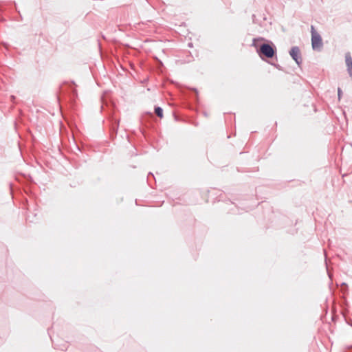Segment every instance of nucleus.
I'll return each mask as SVG.
<instances>
[{
  "instance_id": "423d86ee",
  "label": "nucleus",
  "mask_w": 352,
  "mask_h": 352,
  "mask_svg": "<svg viewBox=\"0 0 352 352\" xmlns=\"http://www.w3.org/2000/svg\"><path fill=\"white\" fill-rule=\"evenodd\" d=\"M338 99L340 100L341 95H342V90L340 88H338Z\"/></svg>"
},
{
  "instance_id": "f03ea898",
  "label": "nucleus",
  "mask_w": 352,
  "mask_h": 352,
  "mask_svg": "<svg viewBox=\"0 0 352 352\" xmlns=\"http://www.w3.org/2000/svg\"><path fill=\"white\" fill-rule=\"evenodd\" d=\"M260 52L267 58H272L274 55V50L268 44H263L260 47Z\"/></svg>"
},
{
  "instance_id": "39448f33",
  "label": "nucleus",
  "mask_w": 352,
  "mask_h": 352,
  "mask_svg": "<svg viewBox=\"0 0 352 352\" xmlns=\"http://www.w3.org/2000/svg\"><path fill=\"white\" fill-rule=\"evenodd\" d=\"M155 112L157 115V116H159L160 118L163 117V110L161 107H155Z\"/></svg>"
},
{
  "instance_id": "f257e3e1",
  "label": "nucleus",
  "mask_w": 352,
  "mask_h": 352,
  "mask_svg": "<svg viewBox=\"0 0 352 352\" xmlns=\"http://www.w3.org/2000/svg\"><path fill=\"white\" fill-rule=\"evenodd\" d=\"M311 33L312 48L314 50H320L322 46V38L313 25L311 27Z\"/></svg>"
},
{
  "instance_id": "20e7f679",
  "label": "nucleus",
  "mask_w": 352,
  "mask_h": 352,
  "mask_svg": "<svg viewBox=\"0 0 352 352\" xmlns=\"http://www.w3.org/2000/svg\"><path fill=\"white\" fill-rule=\"evenodd\" d=\"M345 63L349 76L352 78V58L349 52L345 54Z\"/></svg>"
},
{
  "instance_id": "7ed1b4c3",
  "label": "nucleus",
  "mask_w": 352,
  "mask_h": 352,
  "mask_svg": "<svg viewBox=\"0 0 352 352\" xmlns=\"http://www.w3.org/2000/svg\"><path fill=\"white\" fill-rule=\"evenodd\" d=\"M289 54H290L291 56L292 57V58L296 62V63L298 65H299L300 60V57L299 56V54H300L299 48L298 47H293L291 49Z\"/></svg>"
}]
</instances>
